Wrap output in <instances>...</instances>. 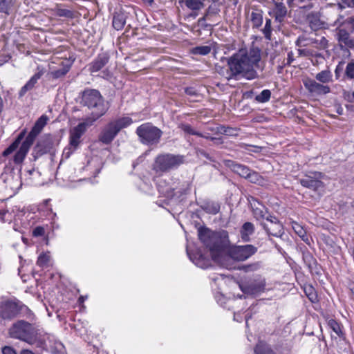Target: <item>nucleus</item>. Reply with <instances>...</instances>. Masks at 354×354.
Listing matches in <instances>:
<instances>
[{
  "mask_svg": "<svg viewBox=\"0 0 354 354\" xmlns=\"http://www.w3.org/2000/svg\"><path fill=\"white\" fill-rule=\"evenodd\" d=\"M261 51L258 48H252L249 51L240 50L227 59L228 68H217L218 73L227 80L245 78L252 80L259 77L257 68H259Z\"/></svg>",
  "mask_w": 354,
  "mask_h": 354,
  "instance_id": "1",
  "label": "nucleus"
},
{
  "mask_svg": "<svg viewBox=\"0 0 354 354\" xmlns=\"http://www.w3.org/2000/svg\"><path fill=\"white\" fill-rule=\"evenodd\" d=\"M198 237L201 242L209 249L214 260L230 244L228 232L225 230L212 231L203 227L198 230Z\"/></svg>",
  "mask_w": 354,
  "mask_h": 354,
  "instance_id": "2",
  "label": "nucleus"
},
{
  "mask_svg": "<svg viewBox=\"0 0 354 354\" xmlns=\"http://www.w3.org/2000/svg\"><path fill=\"white\" fill-rule=\"evenodd\" d=\"M80 104L91 111V115L86 118L93 122L103 116L108 110L104 97L100 91L96 89H84L81 93Z\"/></svg>",
  "mask_w": 354,
  "mask_h": 354,
  "instance_id": "3",
  "label": "nucleus"
},
{
  "mask_svg": "<svg viewBox=\"0 0 354 354\" xmlns=\"http://www.w3.org/2000/svg\"><path fill=\"white\" fill-rule=\"evenodd\" d=\"M10 336L15 339L33 344L39 339L38 330L31 324L19 320L14 323L8 330Z\"/></svg>",
  "mask_w": 354,
  "mask_h": 354,
  "instance_id": "4",
  "label": "nucleus"
},
{
  "mask_svg": "<svg viewBox=\"0 0 354 354\" xmlns=\"http://www.w3.org/2000/svg\"><path fill=\"white\" fill-rule=\"evenodd\" d=\"M48 120V118L46 115H43L36 121L32 129L28 134L24 141L21 143L19 149L15 153L14 156L15 163L20 164L23 162L35 138L46 124Z\"/></svg>",
  "mask_w": 354,
  "mask_h": 354,
  "instance_id": "5",
  "label": "nucleus"
},
{
  "mask_svg": "<svg viewBox=\"0 0 354 354\" xmlns=\"http://www.w3.org/2000/svg\"><path fill=\"white\" fill-rule=\"evenodd\" d=\"M184 156L171 153H162L158 155L153 164L152 169L156 173L168 172L183 164Z\"/></svg>",
  "mask_w": 354,
  "mask_h": 354,
  "instance_id": "6",
  "label": "nucleus"
},
{
  "mask_svg": "<svg viewBox=\"0 0 354 354\" xmlns=\"http://www.w3.org/2000/svg\"><path fill=\"white\" fill-rule=\"evenodd\" d=\"M162 131L150 122H147L139 126L136 129V134L140 142L147 145H156L162 136Z\"/></svg>",
  "mask_w": 354,
  "mask_h": 354,
  "instance_id": "7",
  "label": "nucleus"
},
{
  "mask_svg": "<svg viewBox=\"0 0 354 354\" xmlns=\"http://www.w3.org/2000/svg\"><path fill=\"white\" fill-rule=\"evenodd\" d=\"M20 302L6 298L0 299V317L3 319L11 320L21 311Z\"/></svg>",
  "mask_w": 354,
  "mask_h": 354,
  "instance_id": "8",
  "label": "nucleus"
},
{
  "mask_svg": "<svg viewBox=\"0 0 354 354\" xmlns=\"http://www.w3.org/2000/svg\"><path fill=\"white\" fill-rule=\"evenodd\" d=\"M257 252V248L253 245H234L230 248L229 254L234 260L243 261Z\"/></svg>",
  "mask_w": 354,
  "mask_h": 354,
  "instance_id": "9",
  "label": "nucleus"
},
{
  "mask_svg": "<svg viewBox=\"0 0 354 354\" xmlns=\"http://www.w3.org/2000/svg\"><path fill=\"white\" fill-rule=\"evenodd\" d=\"M239 287L245 294L257 295L264 291L266 280L264 278L259 276L253 279L242 283L239 285Z\"/></svg>",
  "mask_w": 354,
  "mask_h": 354,
  "instance_id": "10",
  "label": "nucleus"
},
{
  "mask_svg": "<svg viewBox=\"0 0 354 354\" xmlns=\"http://www.w3.org/2000/svg\"><path fill=\"white\" fill-rule=\"evenodd\" d=\"M91 120L86 118L82 122L78 124L70 132V145L75 149L77 148L80 144V139L86 131L87 127L93 124Z\"/></svg>",
  "mask_w": 354,
  "mask_h": 354,
  "instance_id": "11",
  "label": "nucleus"
},
{
  "mask_svg": "<svg viewBox=\"0 0 354 354\" xmlns=\"http://www.w3.org/2000/svg\"><path fill=\"white\" fill-rule=\"evenodd\" d=\"M57 145L55 138L51 135H45L38 141L34 148V151L37 156H40L44 153H50Z\"/></svg>",
  "mask_w": 354,
  "mask_h": 354,
  "instance_id": "12",
  "label": "nucleus"
},
{
  "mask_svg": "<svg viewBox=\"0 0 354 354\" xmlns=\"http://www.w3.org/2000/svg\"><path fill=\"white\" fill-rule=\"evenodd\" d=\"M322 177V174L319 172H310L300 178L299 182L302 186L316 191L324 187Z\"/></svg>",
  "mask_w": 354,
  "mask_h": 354,
  "instance_id": "13",
  "label": "nucleus"
},
{
  "mask_svg": "<svg viewBox=\"0 0 354 354\" xmlns=\"http://www.w3.org/2000/svg\"><path fill=\"white\" fill-rule=\"evenodd\" d=\"M267 223H261V225L266 232L274 236H280L283 234V226L274 216L268 215L266 217Z\"/></svg>",
  "mask_w": 354,
  "mask_h": 354,
  "instance_id": "14",
  "label": "nucleus"
},
{
  "mask_svg": "<svg viewBox=\"0 0 354 354\" xmlns=\"http://www.w3.org/2000/svg\"><path fill=\"white\" fill-rule=\"evenodd\" d=\"M304 84L306 89L311 93L320 95H326L330 92V88L328 86L317 82L314 80H307Z\"/></svg>",
  "mask_w": 354,
  "mask_h": 354,
  "instance_id": "15",
  "label": "nucleus"
},
{
  "mask_svg": "<svg viewBox=\"0 0 354 354\" xmlns=\"http://www.w3.org/2000/svg\"><path fill=\"white\" fill-rule=\"evenodd\" d=\"M307 22L313 30H317L325 28L328 25L326 22L321 18L320 12H311L306 16Z\"/></svg>",
  "mask_w": 354,
  "mask_h": 354,
  "instance_id": "16",
  "label": "nucleus"
},
{
  "mask_svg": "<svg viewBox=\"0 0 354 354\" xmlns=\"http://www.w3.org/2000/svg\"><path fill=\"white\" fill-rule=\"evenodd\" d=\"M225 165L231 169V170L234 173L245 178H246L249 174H250V169L248 167L239 164L233 160H225Z\"/></svg>",
  "mask_w": 354,
  "mask_h": 354,
  "instance_id": "17",
  "label": "nucleus"
},
{
  "mask_svg": "<svg viewBox=\"0 0 354 354\" xmlns=\"http://www.w3.org/2000/svg\"><path fill=\"white\" fill-rule=\"evenodd\" d=\"M109 56L106 53H102L90 64L89 71L95 73L101 70L109 62Z\"/></svg>",
  "mask_w": 354,
  "mask_h": 354,
  "instance_id": "18",
  "label": "nucleus"
},
{
  "mask_svg": "<svg viewBox=\"0 0 354 354\" xmlns=\"http://www.w3.org/2000/svg\"><path fill=\"white\" fill-rule=\"evenodd\" d=\"M113 125L110 122L102 131L100 136V140L104 144H109L115 138L118 131L113 128Z\"/></svg>",
  "mask_w": 354,
  "mask_h": 354,
  "instance_id": "19",
  "label": "nucleus"
},
{
  "mask_svg": "<svg viewBox=\"0 0 354 354\" xmlns=\"http://www.w3.org/2000/svg\"><path fill=\"white\" fill-rule=\"evenodd\" d=\"M73 62L70 59H65L61 62V68L50 71V75L53 79H59L64 77L71 68Z\"/></svg>",
  "mask_w": 354,
  "mask_h": 354,
  "instance_id": "20",
  "label": "nucleus"
},
{
  "mask_svg": "<svg viewBox=\"0 0 354 354\" xmlns=\"http://www.w3.org/2000/svg\"><path fill=\"white\" fill-rule=\"evenodd\" d=\"M251 205L253 209L254 216L257 220H266V217L268 215H270L268 213L267 208L257 200L254 199L253 202L251 203Z\"/></svg>",
  "mask_w": 354,
  "mask_h": 354,
  "instance_id": "21",
  "label": "nucleus"
},
{
  "mask_svg": "<svg viewBox=\"0 0 354 354\" xmlns=\"http://www.w3.org/2000/svg\"><path fill=\"white\" fill-rule=\"evenodd\" d=\"M272 12L275 21L279 23H281L284 21L287 15L288 10L283 3L275 2Z\"/></svg>",
  "mask_w": 354,
  "mask_h": 354,
  "instance_id": "22",
  "label": "nucleus"
},
{
  "mask_svg": "<svg viewBox=\"0 0 354 354\" xmlns=\"http://www.w3.org/2000/svg\"><path fill=\"white\" fill-rule=\"evenodd\" d=\"M127 18V12H125L122 10H119L118 12H115L114 13L113 17V21H112L113 27L117 30H122L126 24Z\"/></svg>",
  "mask_w": 354,
  "mask_h": 354,
  "instance_id": "23",
  "label": "nucleus"
},
{
  "mask_svg": "<svg viewBox=\"0 0 354 354\" xmlns=\"http://www.w3.org/2000/svg\"><path fill=\"white\" fill-rule=\"evenodd\" d=\"M337 39L341 44L348 48H354V40L350 38L349 33L345 29H339L337 32Z\"/></svg>",
  "mask_w": 354,
  "mask_h": 354,
  "instance_id": "24",
  "label": "nucleus"
},
{
  "mask_svg": "<svg viewBox=\"0 0 354 354\" xmlns=\"http://www.w3.org/2000/svg\"><path fill=\"white\" fill-rule=\"evenodd\" d=\"M254 232V225L250 222H245L240 230V235L242 241L248 242L250 240V236Z\"/></svg>",
  "mask_w": 354,
  "mask_h": 354,
  "instance_id": "25",
  "label": "nucleus"
},
{
  "mask_svg": "<svg viewBox=\"0 0 354 354\" xmlns=\"http://www.w3.org/2000/svg\"><path fill=\"white\" fill-rule=\"evenodd\" d=\"M250 20L253 28H259L263 24V11L258 8H252L250 15Z\"/></svg>",
  "mask_w": 354,
  "mask_h": 354,
  "instance_id": "26",
  "label": "nucleus"
},
{
  "mask_svg": "<svg viewBox=\"0 0 354 354\" xmlns=\"http://www.w3.org/2000/svg\"><path fill=\"white\" fill-rule=\"evenodd\" d=\"M41 76V74L40 73L35 74L29 80V81L20 89L19 92V97H22L28 91L32 90L35 87L38 80L40 79Z\"/></svg>",
  "mask_w": 354,
  "mask_h": 354,
  "instance_id": "27",
  "label": "nucleus"
},
{
  "mask_svg": "<svg viewBox=\"0 0 354 354\" xmlns=\"http://www.w3.org/2000/svg\"><path fill=\"white\" fill-rule=\"evenodd\" d=\"M211 131H214L216 134H223L228 136H237L238 130L230 127L223 125L218 126L215 128H212Z\"/></svg>",
  "mask_w": 354,
  "mask_h": 354,
  "instance_id": "28",
  "label": "nucleus"
},
{
  "mask_svg": "<svg viewBox=\"0 0 354 354\" xmlns=\"http://www.w3.org/2000/svg\"><path fill=\"white\" fill-rule=\"evenodd\" d=\"M310 43L318 50H325L328 48V41L324 36L310 37Z\"/></svg>",
  "mask_w": 354,
  "mask_h": 354,
  "instance_id": "29",
  "label": "nucleus"
},
{
  "mask_svg": "<svg viewBox=\"0 0 354 354\" xmlns=\"http://www.w3.org/2000/svg\"><path fill=\"white\" fill-rule=\"evenodd\" d=\"M26 133V129L21 131L16 140L3 152V155L6 156L15 151L24 138Z\"/></svg>",
  "mask_w": 354,
  "mask_h": 354,
  "instance_id": "30",
  "label": "nucleus"
},
{
  "mask_svg": "<svg viewBox=\"0 0 354 354\" xmlns=\"http://www.w3.org/2000/svg\"><path fill=\"white\" fill-rule=\"evenodd\" d=\"M133 122L132 119L129 117L119 118L111 123L118 132L123 128L127 127Z\"/></svg>",
  "mask_w": 354,
  "mask_h": 354,
  "instance_id": "31",
  "label": "nucleus"
},
{
  "mask_svg": "<svg viewBox=\"0 0 354 354\" xmlns=\"http://www.w3.org/2000/svg\"><path fill=\"white\" fill-rule=\"evenodd\" d=\"M203 1L204 0H180L179 3H184L190 10H198L203 8Z\"/></svg>",
  "mask_w": 354,
  "mask_h": 354,
  "instance_id": "32",
  "label": "nucleus"
},
{
  "mask_svg": "<svg viewBox=\"0 0 354 354\" xmlns=\"http://www.w3.org/2000/svg\"><path fill=\"white\" fill-rule=\"evenodd\" d=\"M202 208L208 214H216L220 210V205L218 203L214 201H205Z\"/></svg>",
  "mask_w": 354,
  "mask_h": 354,
  "instance_id": "33",
  "label": "nucleus"
},
{
  "mask_svg": "<svg viewBox=\"0 0 354 354\" xmlns=\"http://www.w3.org/2000/svg\"><path fill=\"white\" fill-rule=\"evenodd\" d=\"M332 73L329 70H324L316 75L315 79L322 84H327L332 82Z\"/></svg>",
  "mask_w": 354,
  "mask_h": 354,
  "instance_id": "34",
  "label": "nucleus"
},
{
  "mask_svg": "<svg viewBox=\"0 0 354 354\" xmlns=\"http://www.w3.org/2000/svg\"><path fill=\"white\" fill-rule=\"evenodd\" d=\"M255 354H275L272 349L267 344L260 342L254 348Z\"/></svg>",
  "mask_w": 354,
  "mask_h": 354,
  "instance_id": "35",
  "label": "nucleus"
},
{
  "mask_svg": "<svg viewBox=\"0 0 354 354\" xmlns=\"http://www.w3.org/2000/svg\"><path fill=\"white\" fill-rule=\"evenodd\" d=\"M271 91L268 89L263 90L259 95H256L255 100L260 103H265L270 100Z\"/></svg>",
  "mask_w": 354,
  "mask_h": 354,
  "instance_id": "36",
  "label": "nucleus"
},
{
  "mask_svg": "<svg viewBox=\"0 0 354 354\" xmlns=\"http://www.w3.org/2000/svg\"><path fill=\"white\" fill-rule=\"evenodd\" d=\"M211 47L209 46H201L194 48L192 50L194 55H207L211 52Z\"/></svg>",
  "mask_w": 354,
  "mask_h": 354,
  "instance_id": "37",
  "label": "nucleus"
},
{
  "mask_svg": "<svg viewBox=\"0 0 354 354\" xmlns=\"http://www.w3.org/2000/svg\"><path fill=\"white\" fill-rule=\"evenodd\" d=\"M261 265L259 262L243 265L239 268V270L245 272H254L259 269Z\"/></svg>",
  "mask_w": 354,
  "mask_h": 354,
  "instance_id": "38",
  "label": "nucleus"
},
{
  "mask_svg": "<svg viewBox=\"0 0 354 354\" xmlns=\"http://www.w3.org/2000/svg\"><path fill=\"white\" fill-rule=\"evenodd\" d=\"M179 128L183 131L185 133L189 134V135H194L197 136L201 135V133L198 131H195L189 124L182 123L179 124Z\"/></svg>",
  "mask_w": 354,
  "mask_h": 354,
  "instance_id": "39",
  "label": "nucleus"
},
{
  "mask_svg": "<svg viewBox=\"0 0 354 354\" xmlns=\"http://www.w3.org/2000/svg\"><path fill=\"white\" fill-rule=\"evenodd\" d=\"M344 77L349 80L354 79V62H351L346 65Z\"/></svg>",
  "mask_w": 354,
  "mask_h": 354,
  "instance_id": "40",
  "label": "nucleus"
},
{
  "mask_svg": "<svg viewBox=\"0 0 354 354\" xmlns=\"http://www.w3.org/2000/svg\"><path fill=\"white\" fill-rule=\"evenodd\" d=\"M310 37H306L304 36H299L295 41V45L299 48L306 47L311 45L310 43Z\"/></svg>",
  "mask_w": 354,
  "mask_h": 354,
  "instance_id": "41",
  "label": "nucleus"
},
{
  "mask_svg": "<svg viewBox=\"0 0 354 354\" xmlns=\"http://www.w3.org/2000/svg\"><path fill=\"white\" fill-rule=\"evenodd\" d=\"M299 57H313V56H320V55L315 54V51L308 48H301L297 50Z\"/></svg>",
  "mask_w": 354,
  "mask_h": 354,
  "instance_id": "42",
  "label": "nucleus"
},
{
  "mask_svg": "<svg viewBox=\"0 0 354 354\" xmlns=\"http://www.w3.org/2000/svg\"><path fill=\"white\" fill-rule=\"evenodd\" d=\"M50 261V255L47 253L41 254L37 261V264L39 266H45L48 264V261Z\"/></svg>",
  "mask_w": 354,
  "mask_h": 354,
  "instance_id": "43",
  "label": "nucleus"
},
{
  "mask_svg": "<svg viewBox=\"0 0 354 354\" xmlns=\"http://www.w3.org/2000/svg\"><path fill=\"white\" fill-rule=\"evenodd\" d=\"M271 20L266 19L265 26L263 29V33L266 39H270L272 28H271Z\"/></svg>",
  "mask_w": 354,
  "mask_h": 354,
  "instance_id": "44",
  "label": "nucleus"
},
{
  "mask_svg": "<svg viewBox=\"0 0 354 354\" xmlns=\"http://www.w3.org/2000/svg\"><path fill=\"white\" fill-rule=\"evenodd\" d=\"M328 326L330 328L339 336L342 335V330L339 324L334 319L328 321Z\"/></svg>",
  "mask_w": 354,
  "mask_h": 354,
  "instance_id": "45",
  "label": "nucleus"
},
{
  "mask_svg": "<svg viewBox=\"0 0 354 354\" xmlns=\"http://www.w3.org/2000/svg\"><path fill=\"white\" fill-rule=\"evenodd\" d=\"M246 178L252 183H258L261 180V176L257 172L251 170L250 174H249Z\"/></svg>",
  "mask_w": 354,
  "mask_h": 354,
  "instance_id": "46",
  "label": "nucleus"
},
{
  "mask_svg": "<svg viewBox=\"0 0 354 354\" xmlns=\"http://www.w3.org/2000/svg\"><path fill=\"white\" fill-rule=\"evenodd\" d=\"M292 228H293L294 231L295 232V233L299 236H304V234L306 232V230L301 225H300L297 223H295L292 225Z\"/></svg>",
  "mask_w": 354,
  "mask_h": 354,
  "instance_id": "47",
  "label": "nucleus"
},
{
  "mask_svg": "<svg viewBox=\"0 0 354 354\" xmlns=\"http://www.w3.org/2000/svg\"><path fill=\"white\" fill-rule=\"evenodd\" d=\"M343 71V63L340 62L339 64L336 66V68L335 70V74L336 79H339L340 77V74L342 73Z\"/></svg>",
  "mask_w": 354,
  "mask_h": 354,
  "instance_id": "48",
  "label": "nucleus"
},
{
  "mask_svg": "<svg viewBox=\"0 0 354 354\" xmlns=\"http://www.w3.org/2000/svg\"><path fill=\"white\" fill-rule=\"evenodd\" d=\"M3 354H17L16 351L10 346H4L2 348Z\"/></svg>",
  "mask_w": 354,
  "mask_h": 354,
  "instance_id": "49",
  "label": "nucleus"
},
{
  "mask_svg": "<svg viewBox=\"0 0 354 354\" xmlns=\"http://www.w3.org/2000/svg\"><path fill=\"white\" fill-rule=\"evenodd\" d=\"M185 92L187 95L194 96L196 95L197 92L193 87H187L185 89Z\"/></svg>",
  "mask_w": 354,
  "mask_h": 354,
  "instance_id": "50",
  "label": "nucleus"
},
{
  "mask_svg": "<svg viewBox=\"0 0 354 354\" xmlns=\"http://www.w3.org/2000/svg\"><path fill=\"white\" fill-rule=\"evenodd\" d=\"M294 60H295L294 54L292 51H290L288 53L286 64L290 65L293 62Z\"/></svg>",
  "mask_w": 354,
  "mask_h": 354,
  "instance_id": "51",
  "label": "nucleus"
},
{
  "mask_svg": "<svg viewBox=\"0 0 354 354\" xmlns=\"http://www.w3.org/2000/svg\"><path fill=\"white\" fill-rule=\"evenodd\" d=\"M43 233H44V229L41 227H36L33 231V234L35 236H41L43 234Z\"/></svg>",
  "mask_w": 354,
  "mask_h": 354,
  "instance_id": "52",
  "label": "nucleus"
},
{
  "mask_svg": "<svg viewBox=\"0 0 354 354\" xmlns=\"http://www.w3.org/2000/svg\"><path fill=\"white\" fill-rule=\"evenodd\" d=\"M342 3L348 8H354V0H342Z\"/></svg>",
  "mask_w": 354,
  "mask_h": 354,
  "instance_id": "53",
  "label": "nucleus"
},
{
  "mask_svg": "<svg viewBox=\"0 0 354 354\" xmlns=\"http://www.w3.org/2000/svg\"><path fill=\"white\" fill-rule=\"evenodd\" d=\"M69 10H66V9H61V10H59L58 11V15L59 16H67L68 15V13H69Z\"/></svg>",
  "mask_w": 354,
  "mask_h": 354,
  "instance_id": "54",
  "label": "nucleus"
},
{
  "mask_svg": "<svg viewBox=\"0 0 354 354\" xmlns=\"http://www.w3.org/2000/svg\"><path fill=\"white\" fill-rule=\"evenodd\" d=\"M305 243L310 244L309 238L306 234V232L304 233V236H299Z\"/></svg>",
  "mask_w": 354,
  "mask_h": 354,
  "instance_id": "55",
  "label": "nucleus"
},
{
  "mask_svg": "<svg viewBox=\"0 0 354 354\" xmlns=\"http://www.w3.org/2000/svg\"><path fill=\"white\" fill-rule=\"evenodd\" d=\"M348 22L354 28V15L348 19Z\"/></svg>",
  "mask_w": 354,
  "mask_h": 354,
  "instance_id": "56",
  "label": "nucleus"
},
{
  "mask_svg": "<svg viewBox=\"0 0 354 354\" xmlns=\"http://www.w3.org/2000/svg\"><path fill=\"white\" fill-rule=\"evenodd\" d=\"M198 136L201 137V138H204L207 139V140H209L210 138L212 137V136H209V133L203 134L201 133V135H198Z\"/></svg>",
  "mask_w": 354,
  "mask_h": 354,
  "instance_id": "57",
  "label": "nucleus"
},
{
  "mask_svg": "<svg viewBox=\"0 0 354 354\" xmlns=\"http://www.w3.org/2000/svg\"><path fill=\"white\" fill-rule=\"evenodd\" d=\"M313 3H308V5H306L302 7V8L305 9V10H310L311 8H313Z\"/></svg>",
  "mask_w": 354,
  "mask_h": 354,
  "instance_id": "58",
  "label": "nucleus"
},
{
  "mask_svg": "<svg viewBox=\"0 0 354 354\" xmlns=\"http://www.w3.org/2000/svg\"><path fill=\"white\" fill-rule=\"evenodd\" d=\"M21 354H34L32 351L29 350H23Z\"/></svg>",
  "mask_w": 354,
  "mask_h": 354,
  "instance_id": "59",
  "label": "nucleus"
},
{
  "mask_svg": "<svg viewBox=\"0 0 354 354\" xmlns=\"http://www.w3.org/2000/svg\"><path fill=\"white\" fill-rule=\"evenodd\" d=\"M143 2L146 3H148V4H151L153 1V0H142Z\"/></svg>",
  "mask_w": 354,
  "mask_h": 354,
  "instance_id": "60",
  "label": "nucleus"
},
{
  "mask_svg": "<svg viewBox=\"0 0 354 354\" xmlns=\"http://www.w3.org/2000/svg\"><path fill=\"white\" fill-rule=\"evenodd\" d=\"M2 108H3V100H2L1 97H0V113L2 111Z\"/></svg>",
  "mask_w": 354,
  "mask_h": 354,
  "instance_id": "61",
  "label": "nucleus"
},
{
  "mask_svg": "<svg viewBox=\"0 0 354 354\" xmlns=\"http://www.w3.org/2000/svg\"><path fill=\"white\" fill-rule=\"evenodd\" d=\"M209 140H212V141H214V140H220L221 138H220L211 137Z\"/></svg>",
  "mask_w": 354,
  "mask_h": 354,
  "instance_id": "62",
  "label": "nucleus"
},
{
  "mask_svg": "<svg viewBox=\"0 0 354 354\" xmlns=\"http://www.w3.org/2000/svg\"><path fill=\"white\" fill-rule=\"evenodd\" d=\"M214 142L216 143V144H221L223 142L221 140V139L220 140H214Z\"/></svg>",
  "mask_w": 354,
  "mask_h": 354,
  "instance_id": "63",
  "label": "nucleus"
},
{
  "mask_svg": "<svg viewBox=\"0 0 354 354\" xmlns=\"http://www.w3.org/2000/svg\"><path fill=\"white\" fill-rule=\"evenodd\" d=\"M79 301H80V302H81V303H82V302H84V297H80V299H79Z\"/></svg>",
  "mask_w": 354,
  "mask_h": 354,
  "instance_id": "64",
  "label": "nucleus"
}]
</instances>
